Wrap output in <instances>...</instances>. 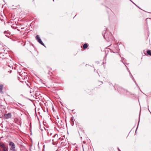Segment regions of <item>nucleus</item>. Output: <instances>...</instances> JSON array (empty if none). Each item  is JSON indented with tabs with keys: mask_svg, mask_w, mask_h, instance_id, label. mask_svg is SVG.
<instances>
[{
	"mask_svg": "<svg viewBox=\"0 0 151 151\" xmlns=\"http://www.w3.org/2000/svg\"><path fill=\"white\" fill-rule=\"evenodd\" d=\"M103 37L107 41H110V39H113V36L112 34L109 31L106 32L104 33Z\"/></svg>",
	"mask_w": 151,
	"mask_h": 151,
	"instance_id": "nucleus-1",
	"label": "nucleus"
},
{
	"mask_svg": "<svg viewBox=\"0 0 151 151\" xmlns=\"http://www.w3.org/2000/svg\"><path fill=\"white\" fill-rule=\"evenodd\" d=\"M9 145L10 146V150L12 151H16L15 150L16 146L14 142L12 141H9Z\"/></svg>",
	"mask_w": 151,
	"mask_h": 151,
	"instance_id": "nucleus-2",
	"label": "nucleus"
},
{
	"mask_svg": "<svg viewBox=\"0 0 151 151\" xmlns=\"http://www.w3.org/2000/svg\"><path fill=\"white\" fill-rule=\"evenodd\" d=\"M0 147H1L0 150H2L3 151H8V147H6L3 143H0Z\"/></svg>",
	"mask_w": 151,
	"mask_h": 151,
	"instance_id": "nucleus-3",
	"label": "nucleus"
},
{
	"mask_svg": "<svg viewBox=\"0 0 151 151\" xmlns=\"http://www.w3.org/2000/svg\"><path fill=\"white\" fill-rule=\"evenodd\" d=\"M110 51L111 52H112L114 53H116L118 55H119V56L121 58V56L120 54H119L118 53V49L117 47V48L116 49L115 48V49H109Z\"/></svg>",
	"mask_w": 151,
	"mask_h": 151,
	"instance_id": "nucleus-4",
	"label": "nucleus"
},
{
	"mask_svg": "<svg viewBox=\"0 0 151 151\" xmlns=\"http://www.w3.org/2000/svg\"><path fill=\"white\" fill-rule=\"evenodd\" d=\"M36 40H37V41L41 45L43 46H44V44L42 42V41L41 40V39H40V38L39 37V36L38 35H37L36 37Z\"/></svg>",
	"mask_w": 151,
	"mask_h": 151,
	"instance_id": "nucleus-5",
	"label": "nucleus"
},
{
	"mask_svg": "<svg viewBox=\"0 0 151 151\" xmlns=\"http://www.w3.org/2000/svg\"><path fill=\"white\" fill-rule=\"evenodd\" d=\"M4 116L6 119H8L11 118L12 115L11 113H9L7 114H4Z\"/></svg>",
	"mask_w": 151,
	"mask_h": 151,
	"instance_id": "nucleus-6",
	"label": "nucleus"
},
{
	"mask_svg": "<svg viewBox=\"0 0 151 151\" xmlns=\"http://www.w3.org/2000/svg\"><path fill=\"white\" fill-rule=\"evenodd\" d=\"M62 121V120H60V121L58 120H56V123L59 127H61V126Z\"/></svg>",
	"mask_w": 151,
	"mask_h": 151,
	"instance_id": "nucleus-7",
	"label": "nucleus"
},
{
	"mask_svg": "<svg viewBox=\"0 0 151 151\" xmlns=\"http://www.w3.org/2000/svg\"><path fill=\"white\" fill-rule=\"evenodd\" d=\"M117 89L118 91L119 92H120L121 91L120 90H121V91H122V92H123V91H125V90H124L120 86H118V87L117 88Z\"/></svg>",
	"mask_w": 151,
	"mask_h": 151,
	"instance_id": "nucleus-8",
	"label": "nucleus"
},
{
	"mask_svg": "<svg viewBox=\"0 0 151 151\" xmlns=\"http://www.w3.org/2000/svg\"><path fill=\"white\" fill-rule=\"evenodd\" d=\"M125 66L126 67H127V66L125 65ZM127 68V70H128V71L129 72V74H130V77H131V78H132V79L133 80V81H134V82H135V81L133 77V76H132V75L131 73L130 72V71L128 69V68Z\"/></svg>",
	"mask_w": 151,
	"mask_h": 151,
	"instance_id": "nucleus-9",
	"label": "nucleus"
},
{
	"mask_svg": "<svg viewBox=\"0 0 151 151\" xmlns=\"http://www.w3.org/2000/svg\"><path fill=\"white\" fill-rule=\"evenodd\" d=\"M125 66L126 67H127V66L125 65ZM127 68V70H128V71L129 72V74H130V77H131V78H132V79L133 80V81H134V82H135V81L133 77V76H132V75L131 73L130 72V71L128 69V68Z\"/></svg>",
	"mask_w": 151,
	"mask_h": 151,
	"instance_id": "nucleus-10",
	"label": "nucleus"
},
{
	"mask_svg": "<svg viewBox=\"0 0 151 151\" xmlns=\"http://www.w3.org/2000/svg\"><path fill=\"white\" fill-rule=\"evenodd\" d=\"M125 66L126 67H127V66L125 65ZM127 68V70H128V71L129 72V74H130V77H131V78H132V79L133 80V81H134V82H135V81L133 77V76H132V75L131 73L130 72V71L128 69V68Z\"/></svg>",
	"mask_w": 151,
	"mask_h": 151,
	"instance_id": "nucleus-11",
	"label": "nucleus"
},
{
	"mask_svg": "<svg viewBox=\"0 0 151 151\" xmlns=\"http://www.w3.org/2000/svg\"><path fill=\"white\" fill-rule=\"evenodd\" d=\"M4 34H6L5 35V36L7 37H9V35H10V34L7 31H5L4 32Z\"/></svg>",
	"mask_w": 151,
	"mask_h": 151,
	"instance_id": "nucleus-12",
	"label": "nucleus"
},
{
	"mask_svg": "<svg viewBox=\"0 0 151 151\" xmlns=\"http://www.w3.org/2000/svg\"><path fill=\"white\" fill-rule=\"evenodd\" d=\"M88 45L87 44L85 43L83 45V48L84 49H85L87 48V47H88Z\"/></svg>",
	"mask_w": 151,
	"mask_h": 151,
	"instance_id": "nucleus-13",
	"label": "nucleus"
},
{
	"mask_svg": "<svg viewBox=\"0 0 151 151\" xmlns=\"http://www.w3.org/2000/svg\"><path fill=\"white\" fill-rule=\"evenodd\" d=\"M147 53L149 55L151 56V50H149L147 51Z\"/></svg>",
	"mask_w": 151,
	"mask_h": 151,
	"instance_id": "nucleus-14",
	"label": "nucleus"
},
{
	"mask_svg": "<svg viewBox=\"0 0 151 151\" xmlns=\"http://www.w3.org/2000/svg\"><path fill=\"white\" fill-rule=\"evenodd\" d=\"M3 88V86L2 85H0V92H1Z\"/></svg>",
	"mask_w": 151,
	"mask_h": 151,
	"instance_id": "nucleus-15",
	"label": "nucleus"
},
{
	"mask_svg": "<svg viewBox=\"0 0 151 151\" xmlns=\"http://www.w3.org/2000/svg\"><path fill=\"white\" fill-rule=\"evenodd\" d=\"M51 139H48V140H45V143H48V142H51Z\"/></svg>",
	"mask_w": 151,
	"mask_h": 151,
	"instance_id": "nucleus-16",
	"label": "nucleus"
},
{
	"mask_svg": "<svg viewBox=\"0 0 151 151\" xmlns=\"http://www.w3.org/2000/svg\"><path fill=\"white\" fill-rule=\"evenodd\" d=\"M52 73L51 72H49L48 73V74L49 75V76H51V74H52Z\"/></svg>",
	"mask_w": 151,
	"mask_h": 151,
	"instance_id": "nucleus-17",
	"label": "nucleus"
},
{
	"mask_svg": "<svg viewBox=\"0 0 151 151\" xmlns=\"http://www.w3.org/2000/svg\"><path fill=\"white\" fill-rule=\"evenodd\" d=\"M139 118H140V116H139V122H138V125H137V129H136V130H137V128H138V126L139 124Z\"/></svg>",
	"mask_w": 151,
	"mask_h": 151,
	"instance_id": "nucleus-18",
	"label": "nucleus"
},
{
	"mask_svg": "<svg viewBox=\"0 0 151 151\" xmlns=\"http://www.w3.org/2000/svg\"><path fill=\"white\" fill-rule=\"evenodd\" d=\"M134 83H135V84H136V86L138 87L139 88L138 86V85L137 84V83L136 82V81H135V82H134Z\"/></svg>",
	"mask_w": 151,
	"mask_h": 151,
	"instance_id": "nucleus-19",
	"label": "nucleus"
},
{
	"mask_svg": "<svg viewBox=\"0 0 151 151\" xmlns=\"http://www.w3.org/2000/svg\"><path fill=\"white\" fill-rule=\"evenodd\" d=\"M56 136H58V134H55V135H54L53 137H55Z\"/></svg>",
	"mask_w": 151,
	"mask_h": 151,
	"instance_id": "nucleus-20",
	"label": "nucleus"
},
{
	"mask_svg": "<svg viewBox=\"0 0 151 151\" xmlns=\"http://www.w3.org/2000/svg\"><path fill=\"white\" fill-rule=\"evenodd\" d=\"M35 96H38V93H36L35 94Z\"/></svg>",
	"mask_w": 151,
	"mask_h": 151,
	"instance_id": "nucleus-21",
	"label": "nucleus"
},
{
	"mask_svg": "<svg viewBox=\"0 0 151 151\" xmlns=\"http://www.w3.org/2000/svg\"><path fill=\"white\" fill-rule=\"evenodd\" d=\"M117 149L119 151H121V150H120V149H119V148L118 147H117Z\"/></svg>",
	"mask_w": 151,
	"mask_h": 151,
	"instance_id": "nucleus-22",
	"label": "nucleus"
},
{
	"mask_svg": "<svg viewBox=\"0 0 151 151\" xmlns=\"http://www.w3.org/2000/svg\"><path fill=\"white\" fill-rule=\"evenodd\" d=\"M18 104H19V105H21V106H22V104H20L19 103H18Z\"/></svg>",
	"mask_w": 151,
	"mask_h": 151,
	"instance_id": "nucleus-23",
	"label": "nucleus"
},
{
	"mask_svg": "<svg viewBox=\"0 0 151 151\" xmlns=\"http://www.w3.org/2000/svg\"><path fill=\"white\" fill-rule=\"evenodd\" d=\"M130 0V1H131V2H132L133 4H135V5H136V4H135L134 3H133V2H132V1L131 0Z\"/></svg>",
	"mask_w": 151,
	"mask_h": 151,
	"instance_id": "nucleus-24",
	"label": "nucleus"
},
{
	"mask_svg": "<svg viewBox=\"0 0 151 151\" xmlns=\"http://www.w3.org/2000/svg\"><path fill=\"white\" fill-rule=\"evenodd\" d=\"M45 145H43V148H45Z\"/></svg>",
	"mask_w": 151,
	"mask_h": 151,
	"instance_id": "nucleus-25",
	"label": "nucleus"
},
{
	"mask_svg": "<svg viewBox=\"0 0 151 151\" xmlns=\"http://www.w3.org/2000/svg\"><path fill=\"white\" fill-rule=\"evenodd\" d=\"M74 123H73V124H71L72 126H73V124H74Z\"/></svg>",
	"mask_w": 151,
	"mask_h": 151,
	"instance_id": "nucleus-26",
	"label": "nucleus"
},
{
	"mask_svg": "<svg viewBox=\"0 0 151 151\" xmlns=\"http://www.w3.org/2000/svg\"><path fill=\"white\" fill-rule=\"evenodd\" d=\"M83 143H84H84H85V142H84V141H83Z\"/></svg>",
	"mask_w": 151,
	"mask_h": 151,
	"instance_id": "nucleus-27",
	"label": "nucleus"
},
{
	"mask_svg": "<svg viewBox=\"0 0 151 151\" xmlns=\"http://www.w3.org/2000/svg\"><path fill=\"white\" fill-rule=\"evenodd\" d=\"M81 139H82V137H81Z\"/></svg>",
	"mask_w": 151,
	"mask_h": 151,
	"instance_id": "nucleus-28",
	"label": "nucleus"
},
{
	"mask_svg": "<svg viewBox=\"0 0 151 151\" xmlns=\"http://www.w3.org/2000/svg\"><path fill=\"white\" fill-rule=\"evenodd\" d=\"M72 122H73V123H74V122H73V121H72ZM72 124H73V123H72Z\"/></svg>",
	"mask_w": 151,
	"mask_h": 151,
	"instance_id": "nucleus-29",
	"label": "nucleus"
},
{
	"mask_svg": "<svg viewBox=\"0 0 151 151\" xmlns=\"http://www.w3.org/2000/svg\"><path fill=\"white\" fill-rule=\"evenodd\" d=\"M148 19V18H147V19H146V20H147V19Z\"/></svg>",
	"mask_w": 151,
	"mask_h": 151,
	"instance_id": "nucleus-30",
	"label": "nucleus"
},
{
	"mask_svg": "<svg viewBox=\"0 0 151 151\" xmlns=\"http://www.w3.org/2000/svg\"><path fill=\"white\" fill-rule=\"evenodd\" d=\"M71 120V121H72H72H73V119H72Z\"/></svg>",
	"mask_w": 151,
	"mask_h": 151,
	"instance_id": "nucleus-31",
	"label": "nucleus"
},
{
	"mask_svg": "<svg viewBox=\"0 0 151 151\" xmlns=\"http://www.w3.org/2000/svg\"><path fill=\"white\" fill-rule=\"evenodd\" d=\"M25 45V44H24L23 45V46H24V45Z\"/></svg>",
	"mask_w": 151,
	"mask_h": 151,
	"instance_id": "nucleus-32",
	"label": "nucleus"
},
{
	"mask_svg": "<svg viewBox=\"0 0 151 151\" xmlns=\"http://www.w3.org/2000/svg\"><path fill=\"white\" fill-rule=\"evenodd\" d=\"M148 110H149V111H150V110H149V109H148Z\"/></svg>",
	"mask_w": 151,
	"mask_h": 151,
	"instance_id": "nucleus-33",
	"label": "nucleus"
},
{
	"mask_svg": "<svg viewBox=\"0 0 151 151\" xmlns=\"http://www.w3.org/2000/svg\"><path fill=\"white\" fill-rule=\"evenodd\" d=\"M101 82L102 83H103L102 81H101Z\"/></svg>",
	"mask_w": 151,
	"mask_h": 151,
	"instance_id": "nucleus-34",
	"label": "nucleus"
},
{
	"mask_svg": "<svg viewBox=\"0 0 151 151\" xmlns=\"http://www.w3.org/2000/svg\"><path fill=\"white\" fill-rule=\"evenodd\" d=\"M59 119V118L58 117V119Z\"/></svg>",
	"mask_w": 151,
	"mask_h": 151,
	"instance_id": "nucleus-35",
	"label": "nucleus"
},
{
	"mask_svg": "<svg viewBox=\"0 0 151 151\" xmlns=\"http://www.w3.org/2000/svg\"><path fill=\"white\" fill-rule=\"evenodd\" d=\"M52 141L53 142V139H52Z\"/></svg>",
	"mask_w": 151,
	"mask_h": 151,
	"instance_id": "nucleus-36",
	"label": "nucleus"
},
{
	"mask_svg": "<svg viewBox=\"0 0 151 151\" xmlns=\"http://www.w3.org/2000/svg\"><path fill=\"white\" fill-rule=\"evenodd\" d=\"M53 1H54V0H53Z\"/></svg>",
	"mask_w": 151,
	"mask_h": 151,
	"instance_id": "nucleus-37",
	"label": "nucleus"
}]
</instances>
